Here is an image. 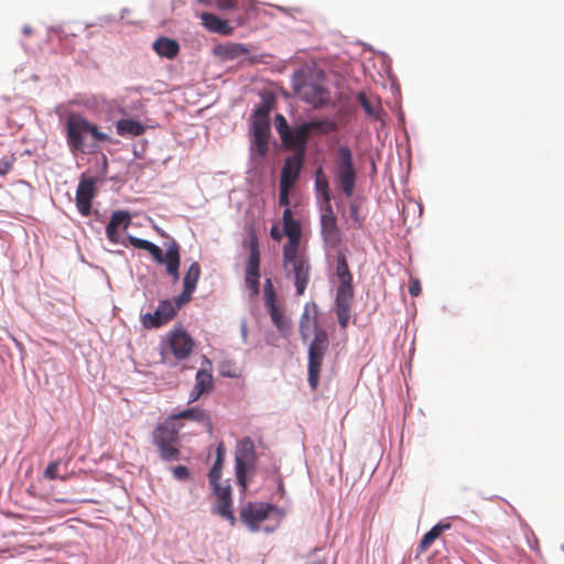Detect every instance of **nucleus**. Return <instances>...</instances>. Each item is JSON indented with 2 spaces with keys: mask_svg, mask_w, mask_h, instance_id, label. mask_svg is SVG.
Masks as SVG:
<instances>
[{
  "mask_svg": "<svg viewBox=\"0 0 564 564\" xmlns=\"http://www.w3.org/2000/svg\"><path fill=\"white\" fill-rule=\"evenodd\" d=\"M65 129L67 145L74 155L94 153L99 143L110 140L109 135L100 131L97 124L78 113L67 116Z\"/></svg>",
  "mask_w": 564,
  "mask_h": 564,
  "instance_id": "f257e3e1",
  "label": "nucleus"
},
{
  "mask_svg": "<svg viewBox=\"0 0 564 564\" xmlns=\"http://www.w3.org/2000/svg\"><path fill=\"white\" fill-rule=\"evenodd\" d=\"M314 332V338L308 347V383L315 390L319 382V373L324 356L329 348V339L326 330L318 328L315 317L311 318L304 313L300 322V334L303 340H306Z\"/></svg>",
  "mask_w": 564,
  "mask_h": 564,
  "instance_id": "f03ea898",
  "label": "nucleus"
},
{
  "mask_svg": "<svg viewBox=\"0 0 564 564\" xmlns=\"http://www.w3.org/2000/svg\"><path fill=\"white\" fill-rule=\"evenodd\" d=\"M128 241L131 246L138 249L147 250L153 259L160 263L166 265V272L172 276L173 282H177L180 279V263H181V254H180V246L175 240H172L166 248L165 254H163L160 247L154 245L151 241L137 238L134 236H128Z\"/></svg>",
  "mask_w": 564,
  "mask_h": 564,
  "instance_id": "7ed1b4c3",
  "label": "nucleus"
},
{
  "mask_svg": "<svg viewBox=\"0 0 564 564\" xmlns=\"http://www.w3.org/2000/svg\"><path fill=\"white\" fill-rule=\"evenodd\" d=\"M282 264L286 276L294 279L296 295H303L311 276V264L300 248L283 249Z\"/></svg>",
  "mask_w": 564,
  "mask_h": 564,
  "instance_id": "20e7f679",
  "label": "nucleus"
},
{
  "mask_svg": "<svg viewBox=\"0 0 564 564\" xmlns=\"http://www.w3.org/2000/svg\"><path fill=\"white\" fill-rule=\"evenodd\" d=\"M239 516L245 525L250 531L256 532L261 529V523L272 516L275 518V525L265 527V532H272L283 517V512L275 506L264 502H247L240 508Z\"/></svg>",
  "mask_w": 564,
  "mask_h": 564,
  "instance_id": "39448f33",
  "label": "nucleus"
},
{
  "mask_svg": "<svg viewBox=\"0 0 564 564\" xmlns=\"http://www.w3.org/2000/svg\"><path fill=\"white\" fill-rule=\"evenodd\" d=\"M336 129L334 122L328 120L310 121L303 124L296 126L291 129L289 138L285 142H282L284 148L293 149L294 153H301L305 155V148L312 131L317 130L322 133H328Z\"/></svg>",
  "mask_w": 564,
  "mask_h": 564,
  "instance_id": "423d86ee",
  "label": "nucleus"
},
{
  "mask_svg": "<svg viewBox=\"0 0 564 564\" xmlns=\"http://www.w3.org/2000/svg\"><path fill=\"white\" fill-rule=\"evenodd\" d=\"M269 112L270 109L267 106H261L253 113L250 151L260 158H264L269 151L271 134Z\"/></svg>",
  "mask_w": 564,
  "mask_h": 564,
  "instance_id": "0eeeda50",
  "label": "nucleus"
},
{
  "mask_svg": "<svg viewBox=\"0 0 564 564\" xmlns=\"http://www.w3.org/2000/svg\"><path fill=\"white\" fill-rule=\"evenodd\" d=\"M335 169L336 178L343 193L346 197L352 196L357 173L354 165L352 152L347 145H340L337 149Z\"/></svg>",
  "mask_w": 564,
  "mask_h": 564,
  "instance_id": "6e6552de",
  "label": "nucleus"
},
{
  "mask_svg": "<svg viewBox=\"0 0 564 564\" xmlns=\"http://www.w3.org/2000/svg\"><path fill=\"white\" fill-rule=\"evenodd\" d=\"M236 477L242 491L247 489V474L253 471L257 463V455L253 441L243 437L239 441L236 449Z\"/></svg>",
  "mask_w": 564,
  "mask_h": 564,
  "instance_id": "1a4fd4ad",
  "label": "nucleus"
},
{
  "mask_svg": "<svg viewBox=\"0 0 564 564\" xmlns=\"http://www.w3.org/2000/svg\"><path fill=\"white\" fill-rule=\"evenodd\" d=\"M177 434L178 429L170 421L158 425L153 431V442L158 446L162 459L172 460L178 457Z\"/></svg>",
  "mask_w": 564,
  "mask_h": 564,
  "instance_id": "9d476101",
  "label": "nucleus"
},
{
  "mask_svg": "<svg viewBox=\"0 0 564 564\" xmlns=\"http://www.w3.org/2000/svg\"><path fill=\"white\" fill-rule=\"evenodd\" d=\"M245 284L251 295L260 292V249L254 234L249 239V257L245 267Z\"/></svg>",
  "mask_w": 564,
  "mask_h": 564,
  "instance_id": "9b49d317",
  "label": "nucleus"
},
{
  "mask_svg": "<svg viewBox=\"0 0 564 564\" xmlns=\"http://www.w3.org/2000/svg\"><path fill=\"white\" fill-rule=\"evenodd\" d=\"M294 90L302 100L314 108L323 107L330 99L329 90L315 82H303L300 85H295Z\"/></svg>",
  "mask_w": 564,
  "mask_h": 564,
  "instance_id": "f8f14e48",
  "label": "nucleus"
},
{
  "mask_svg": "<svg viewBox=\"0 0 564 564\" xmlns=\"http://www.w3.org/2000/svg\"><path fill=\"white\" fill-rule=\"evenodd\" d=\"M321 234L328 247H337L341 240L340 230L332 205H325L321 216Z\"/></svg>",
  "mask_w": 564,
  "mask_h": 564,
  "instance_id": "ddd939ff",
  "label": "nucleus"
},
{
  "mask_svg": "<svg viewBox=\"0 0 564 564\" xmlns=\"http://www.w3.org/2000/svg\"><path fill=\"white\" fill-rule=\"evenodd\" d=\"M193 338L182 328L174 329L169 336V347L175 358L186 359L194 349Z\"/></svg>",
  "mask_w": 564,
  "mask_h": 564,
  "instance_id": "4468645a",
  "label": "nucleus"
},
{
  "mask_svg": "<svg viewBox=\"0 0 564 564\" xmlns=\"http://www.w3.org/2000/svg\"><path fill=\"white\" fill-rule=\"evenodd\" d=\"M176 314V307L170 301H162L153 314L142 316L145 328H158L169 323Z\"/></svg>",
  "mask_w": 564,
  "mask_h": 564,
  "instance_id": "2eb2a0df",
  "label": "nucleus"
},
{
  "mask_svg": "<svg viewBox=\"0 0 564 564\" xmlns=\"http://www.w3.org/2000/svg\"><path fill=\"white\" fill-rule=\"evenodd\" d=\"M95 194V181L90 177H82L76 191V206L83 216L90 214L91 200Z\"/></svg>",
  "mask_w": 564,
  "mask_h": 564,
  "instance_id": "dca6fc26",
  "label": "nucleus"
},
{
  "mask_svg": "<svg viewBox=\"0 0 564 564\" xmlns=\"http://www.w3.org/2000/svg\"><path fill=\"white\" fill-rule=\"evenodd\" d=\"M336 275L339 280L336 296H354L352 274L343 252H339L336 258Z\"/></svg>",
  "mask_w": 564,
  "mask_h": 564,
  "instance_id": "f3484780",
  "label": "nucleus"
},
{
  "mask_svg": "<svg viewBox=\"0 0 564 564\" xmlns=\"http://www.w3.org/2000/svg\"><path fill=\"white\" fill-rule=\"evenodd\" d=\"M200 276V267L197 262H193L186 271L183 279V292L176 299L177 308L192 300V295L197 286Z\"/></svg>",
  "mask_w": 564,
  "mask_h": 564,
  "instance_id": "a211bd4d",
  "label": "nucleus"
},
{
  "mask_svg": "<svg viewBox=\"0 0 564 564\" xmlns=\"http://www.w3.org/2000/svg\"><path fill=\"white\" fill-rule=\"evenodd\" d=\"M283 230L288 237V242L283 246V249L300 248L302 228L300 221L293 218L290 208H285L283 212Z\"/></svg>",
  "mask_w": 564,
  "mask_h": 564,
  "instance_id": "6ab92c4d",
  "label": "nucleus"
},
{
  "mask_svg": "<svg viewBox=\"0 0 564 564\" xmlns=\"http://www.w3.org/2000/svg\"><path fill=\"white\" fill-rule=\"evenodd\" d=\"M304 162V155L294 153L292 156L285 159L280 184L290 185L292 187L297 181Z\"/></svg>",
  "mask_w": 564,
  "mask_h": 564,
  "instance_id": "aec40b11",
  "label": "nucleus"
},
{
  "mask_svg": "<svg viewBox=\"0 0 564 564\" xmlns=\"http://www.w3.org/2000/svg\"><path fill=\"white\" fill-rule=\"evenodd\" d=\"M131 224V215L126 210H117L111 215L110 221L106 227V236L112 243L120 241L119 228L126 230Z\"/></svg>",
  "mask_w": 564,
  "mask_h": 564,
  "instance_id": "412c9836",
  "label": "nucleus"
},
{
  "mask_svg": "<svg viewBox=\"0 0 564 564\" xmlns=\"http://www.w3.org/2000/svg\"><path fill=\"white\" fill-rule=\"evenodd\" d=\"M213 51L214 54L223 61H234L250 52V50L245 44L234 42L218 44L214 47Z\"/></svg>",
  "mask_w": 564,
  "mask_h": 564,
  "instance_id": "4be33fe9",
  "label": "nucleus"
},
{
  "mask_svg": "<svg viewBox=\"0 0 564 564\" xmlns=\"http://www.w3.org/2000/svg\"><path fill=\"white\" fill-rule=\"evenodd\" d=\"M200 20L203 25L210 32L220 35H230L234 32V28L230 26L227 21L221 20L213 13L203 12Z\"/></svg>",
  "mask_w": 564,
  "mask_h": 564,
  "instance_id": "5701e85b",
  "label": "nucleus"
},
{
  "mask_svg": "<svg viewBox=\"0 0 564 564\" xmlns=\"http://www.w3.org/2000/svg\"><path fill=\"white\" fill-rule=\"evenodd\" d=\"M154 52L166 58H174L180 52V45L175 40L161 36L152 45Z\"/></svg>",
  "mask_w": 564,
  "mask_h": 564,
  "instance_id": "b1692460",
  "label": "nucleus"
},
{
  "mask_svg": "<svg viewBox=\"0 0 564 564\" xmlns=\"http://www.w3.org/2000/svg\"><path fill=\"white\" fill-rule=\"evenodd\" d=\"M265 306L269 310V314L274 326L282 335H286L291 329V325L288 317L284 315L282 307L276 302L265 304Z\"/></svg>",
  "mask_w": 564,
  "mask_h": 564,
  "instance_id": "393cba45",
  "label": "nucleus"
},
{
  "mask_svg": "<svg viewBox=\"0 0 564 564\" xmlns=\"http://www.w3.org/2000/svg\"><path fill=\"white\" fill-rule=\"evenodd\" d=\"M354 296H336V314L341 328H346L350 318V310Z\"/></svg>",
  "mask_w": 564,
  "mask_h": 564,
  "instance_id": "a878e982",
  "label": "nucleus"
},
{
  "mask_svg": "<svg viewBox=\"0 0 564 564\" xmlns=\"http://www.w3.org/2000/svg\"><path fill=\"white\" fill-rule=\"evenodd\" d=\"M171 420H180L186 419L194 422H199L206 424L209 429L212 427V422L208 413L205 410L198 408H189L183 410L176 414L170 416Z\"/></svg>",
  "mask_w": 564,
  "mask_h": 564,
  "instance_id": "bb28decb",
  "label": "nucleus"
},
{
  "mask_svg": "<svg viewBox=\"0 0 564 564\" xmlns=\"http://www.w3.org/2000/svg\"><path fill=\"white\" fill-rule=\"evenodd\" d=\"M116 129L119 135H132L138 137L144 132V127L132 119H121L117 121Z\"/></svg>",
  "mask_w": 564,
  "mask_h": 564,
  "instance_id": "cd10ccee",
  "label": "nucleus"
},
{
  "mask_svg": "<svg viewBox=\"0 0 564 564\" xmlns=\"http://www.w3.org/2000/svg\"><path fill=\"white\" fill-rule=\"evenodd\" d=\"M195 387L203 393H208L214 389V379L210 371L200 368L195 377Z\"/></svg>",
  "mask_w": 564,
  "mask_h": 564,
  "instance_id": "c85d7f7f",
  "label": "nucleus"
},
{
  "mask_svg": "<svg viewBox=\"0 0 564 564\" xmlns=\"http://www.w3.org/2000/svg\"><path fill=\"white\" fill-rule=\"evenodd\" d=\"M449 528V524H436L429 532H426L421 542H420V551H426L432 543L442 534V532Z\"/></svg>",
  "mask_w": 564,
  "mask_h": 564,
  "instance_id": "c756f323",
  "label": "nucleus"
},
{
  "mask_svg": "<svg viewBox=\"0 0 564 564\" xmlns=\"http://www.w3.org/2000/svg\"><path fill=\"white\" fill-rule=\"evenodd\" d=\"M316 189L323 195L325 205H330V193L328 182L324 176L323 169L319 167L316 171Z\"/></svg>",
  "mask_w": 564,
  "mask_h": 564,
  "instance_id": "7c9ffc66",
  "label": "nucleus"
},
{
  "mask_svg": "<svg viewBox=\"0 0 564 564\" xmlns=\"http://www.w3.org/2000/svg\"><path fill=\"white\" fill-rule=\"evenodd\" d=\"M217 513L223 518L229 520L231 524H234L236 521L234 512L231 510V499L217 500Z\"/></svg>",
  "mask_w": 564,
  "mask_h": 564,
  "instance_id": "2f4dec72",
  "label": "nucleus"
},
{
  "mask_svg": "<svg viewBox=\"0 0 564 564\" xmlns=\"http://www.w3.org/2000/svg\"><path fill=\"white\" fill-rule=\"evenodd\" d=\"M61 460H55L48 464V466L44 470V477L51 480L54 479H61L63 481H66L69 478L68 474L59 475L58 468H59Z\"/></svg>",
  "mask_w": 564,
  "mask_h": 564,
  "instance_id": "473e14b6",
  "label": "nucleus"
},
{
  "mask_svg": "<svg viewBox=\"0 0 564 564\" xmlns=\"http://www.w3.org/2000/svg\"><path fill=\"white\" fill-rule=\"evenodd\" d=\"M275 129L281 138V141L285 142L292 128H290L285 117L279 113L275 116Z\"/></svg>",
  "mask_w": 564,
  "mask_h": 564,
  "instance_id": "72a5a7b5",
  "label": "nucleus"
},
{
  "mask_svg": "<svg viewBox=\"0 0 564 564\" xmlns=\"http://www.w3.org/2000/svg\"><path fill=\"white\" fill-rule=\"evenodd\" d=\"M275 129L281 138V141L285 142L292 128H290L285 117L279 113L275 116Z\"/></svg>",
  "mask_w": 564,
  "mask_h": 564,
  "instance_id": "f704fd0d",
  "label": "nucleus"
},
{
  "mask_svg": "<svg viewBox=\"0 0 564 564\" xmlns=\"http://www.w3.org/2000/svg\"><path fill=\"white\" fill-rule=\"evenodd\" d=\"M209 484L213 488L214 494L217 497V500L231 499V489L229 485L221 486L219 481Z\"/></svg>",
  "mask_w": 564,
  "mask_h": 564,
  "instance_id": "c9c22d12",
  "label": "nucleus"
},
{
  "mask_svg": "<svg viewBox=\"0 0 564 564\" xmlns=\"http://www.w3.org/2000/svg\"><path fill=\"white\" fill-rule=\"evenodd\" d=\"M223 457H216L213 468L209 471V482H217L221 478Z\"/></svg>",
  "mask_w": 564,
  "mask_h": 564,
  "instance_id": "e433bc0d",
  "label": "nucleus"
},
{
  "mask_svg": "<svg viewBox=\"0 0 564 564\" xmlns=\"http://www.w3.org/2000/svg\"><path fill=\"white\" fill-rule=\"evenodd\" d=\"M264 302L265 304L276 302V295L270 279H267L264 283Z\"/></svg>",
  "mask_w": 564,
  "mask_h": 564,
  "instance_id": "4c0bfd02",
  "label": "nucleus"
},
{
  "mask_svg": "<svg viewBox=\"0 0 564 564\" xmlns=\"http://www.w3.org/2000/svg\"><path fill=\"white\" fill-rule=\"evenodd\" d=\"M292 187H290V185H284V184H280V195H279V204L281 206H285L286 208H289L288 206L290 205V189Z\"/></svg>",
  "mask_w": 564,
  "mask_h": 564,
  "instance_id": "58836bf2",
  "label": "nucleus"
},
{
  "mask_svg": "<svg viewBox=\"0 0 564 564\" xmlns=\"http://www.w3.org/2000/svg\"><path fill=\"white\" fill-rule=\"evenodd\" d=\"M13 165H14L13 156H11L8 160H6V159L1 160L0 161V176L7 175L13 169Z\"/></svg>",
  "mask_w": 564,
  "mask_h": 564,
  "instance_id": "ea45409f",
  "label": "nucleus"
},
{
  "mask_svg": "<svg viewBox=\"0 0 564 564\" xmlns=\"http://www.w3.org/2000/svg\"><path fill=\"white\" fill-rule=\"evenodd\" d=\"M422 288L421 283L417 279L411 280L409 284V292L412 296H419L421 294Z\"/></svg>",
  "mask_w": 564,
  "mask_h": 564,
  "instance_id": "a19ab883",
  "label": "nucleus"
},
{
  "mask_svg": "<svg viewBox=\"0 0 564 564\" xmlns=\"http://www.w3.org/2000/svg\"><path fill=\"white\" fill-rule=\"evenodd\" d=\"M173 475L177 479H186L188 477L189 473H188L187 467L180 465L173 469Z\"/></svg>",
  "mask_w": 564,
  "mask_h": 564,
  "instance_id": "79ce46f5",
  "label": "nucleus"
},
{
  "mask_svg": "<svg viewBox=\"0 0 564 564\" xmlns=\"http://www.w3.org/2000/svg\"><path fill=\"white\" fill-rule=\"evenodd\" d=\"M216 6L221 10L232 9L236 7V0H217Z\"/></svg>",
  "mask_w": 564,
  "mask_h": 564,
  "instance_id": "37998d69",
  "label": "nucleus"
},
{
  "mask_svg": "<svg viewBox=\"0 0 564 564\" xmlns=\"http://www.w3.org/2000/svg\"><path fill=\"white\" fill-rule=\"evenodd\" d=\"M359 101L367 113H373L372 106L364 94L359 95Z\"/></svg>",
  "mask_w": 564,
  "mask_h": 564,
  "instance_id": "c03bdc74",
  "label": "nucleus"
},
{
  "mask_svg": "<svg viewBox=\"0 0 564 564\" xmlns=\"http://www.w3.org/2000/svg\"><path fill=\"white\" fill-rule=\"evenodd\" d=\"M203 394L204 393L194 386V388L189 392L188 403L197 401Z\"/></svg>",
  "mask_w": 564,
  "mask_h": 564,
  "instance_id": "a18cd8bd",
  "label": "nucleus"
},
{
  "mask_svg": "<svg viewBox=\"0 0 564 564\" xmlns=\"http://www.w3.org/2000/svg\"><path fill=\"white\" fill-rule=\"evenodd\" d=\"M270 235L272 237L273 240H276V241H280L281 238H282V235L281 232L279 231L278 227L276 226H273L270 230Z\"/></svg>",
  "mask_w": 564,
  "mask_h": 564,
  "instance_id": "49530a36",
  "label": "nucleus"
},
{
  "mask_svg": "<svg viewBox=\"0 0 564 564\" xmlns=\"http://www.w3.org/2000/svg\"><path fill=\"white\" fill-rule=\"evenodd\" d=\"M224 454H225L224 445L219 444L218 447H217V457H223L224 458Z\"/></svg>",
  "mask_w": 564,
  "mask_h": 564,
  "instance_id": "de8ad7c7",
  "label": "nucleus"
},
{
  "mask_svg": "<svg viewBox=\"0 0 564 564\" xmlns=\"http://www.w3.org/2000/svg\"><path fill=\"white\" fill-rule=\"evenodd\" d=\"M200 4L207 6L210 3V0H197Z\"/></svg>",
  "mask_w": 564,
  "mask_h": 564,
  "instance_id": "09e8293b",
  "label": "nucleus"
},
{
  "mask_svg": "<svg viewBox=\"0 0 564 564\" xmlns=\"http://www.w3.org/2000/svg\"><path fill=\"white\" fill-rule=\"evenodd\" d=\"M350 209H351L352 214H357V207L351 206V208H350Z\"/></svg>",
  "mask_w": 564,
  "mask_h": 564,
  "instance_id": "8fccbe9b",
  "label": "nucleus"
}]
</instances>
